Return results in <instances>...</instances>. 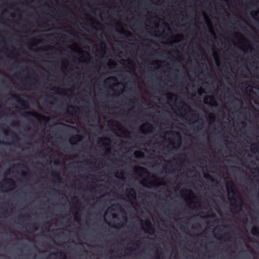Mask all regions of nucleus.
Here are the masks:
<instances>
[{
	"instance_id": "nucleus-37",
	"label": "nucleus",
	"mask_w": 259,
	"mask_h": 259,
	"mask_svg": "<svg viewBox=\"0 0 259 259\" xmlns=\"http://www.w3.org/2000/svg\"><path fill=\"white\" fill-rule=\"evenodd\" d=\"M0 144H10L9 143H5V142H2V141H0Z\"/></svg>"
},
{
	"instance_id": "nucleus-40",
	"label": "nucleus",
	"mask_w": 259,
	"mask_h": 259,
	"mask_svg": "<svg viewBox=\"0 0 259 259\" xmlns=\"http://www.w3.org/2000/svg\"><path fill=\"white\" fill-rule=\"evenodd\" d=\"M52 90H54V91H56V90H57V91H58V90H59V89H57V88H53Z\"/></svg>"
},
{
	"instance_id": "nucleus-29",
	"label": "nucleus",
	"mask_w": 259,
	"mask_h": 259,
	"mask_svg": "<svg viewBox=\"0 0 259 259\" xmlns=\"http://www.w3.org/2000/svg\"><path fill=\"white\" fill-rule=\"evenodd\" d=\"M95 23L98 26H101V24L99 22H95Z\"/></svg>"
},
{
	"instance_id": "nucleus-33",
	"label": "nucleus",
	"mask_w": 259,
	"mask_h": 259,
	"mask_svg": "<svg viewBox=\"0 0 259 259\" xmlns=\"http://www.w3.org/2000/svg\"><path fill=\"white\" fill-rule=\"evenodd\" d=\"M192 116L195 118H197L198 117V116L195 114H192Z\"/></svg>"
},
{
	"instance_id": "nucleus-60",
	"label": "nucleus",
	"mask_w": 259,
	"mask_h": 259,
	"mask_svg": "<svg viewBox=\"0 0 259 259\" xmlns=\"http://www.w3.org/2000/svg\"><path fill=\"white\" fill-rule=\"evenodd\" d=\"M0 128L1 129L2 128V125H0Z\"/></svg>"
},
{
	"instance_id": "nucleus-59",
	"label": "nucleus",
	"mask_w": 259,
	"mask_h": 259,
	"mask_svg": "<svg viewBox=\"0 0 259 259\" xmlns=\"http://www.w3.org/2000/svg\"><path fill=\"white\" fill-rule=\"evenodd\" d=\"M52 48L51 47H49V49H51Z\"/></svg>"
},
{
	"instance_id": "nucleus-30",
	"label": "nucleus",
	"mask_w": 259,
	"mask_h": 259,
	"mask_svg": "<svg viewBox=\"0 0 259 259\" xmlns=\"http://www.w3.org/2000/svg\"><path fill=\"white\" fill-rule=\"evenodd\" d=\"M164 25H165V26L166 27H167V28H168V30H170V29L169 27L168 26V25H167V23H164Z\"/></svg>"
},
{
	"instance_id": "nucleus-62",
	"label": "nucleus",
	"mask_w": 259,
	"mask_h": 259,
	"mask_svg": "<svg viewBox=\"0 0 259 259\" xmlns=\"http://www.w3.org/2000/svg\"><path fill=\"white\" fill-rule=\"evenodd\" d=\"M258 172L259 173V170L258 171Z\"/></svg>"
},
{
	"instance_id": "nucleus-58",
	"label": "nucleus",
	"mask_w": 259,
	"mask_h": 259,
	"mask_svg": "<svg viewBox=\"0 0 259 259\" xmlns=\"http://www.w3.org/2000/svg\"><path fill=\"white\" fill-rule=\"evenodd\" d=\"M113 65L114 66H115L116 64L115 63H113Z\"/></svg>"
},
{
	"instance_id": "nucleus-61",
	"label": "nucleus",
	"mask_w": 259,
	"mask_h": 259,
	"mask_svg": "<svg viewBox=\"0 0 259 259\" xmlns=\"http://www.w3.org/2000/svg\"><path fill=\"white\" fill-rule=\"evenodd\" d=\"M143 185L144 186V187H147L146 185L143 184Z\"/></svg>"
},
{
	"instance_id": "nucleus-35",
	"label": "nucleus",
	"mask_w": 259,
	"mask_h": 259,
	"mask_svg": "<svg viewBox=\"0 0 259 259\" xmlns=\"http://www.w3.org/2000/svg\"><path fill=\"white\" fill-rule=\"evenodd\" d=\"M162 253H160L159 254L158 252L157 253V258H159V257H160V255Z\"/></svg>"
},
{
	"instance_id": "nucleus-24",
	"label": "nucleus",
	"mask_w": 259,
	"mask_h": 259,
	"mask_svg": "<svg viewBox=\"0 0 259 259\" xmlns=\"http://www.w3.org/2000/svg\"><path fill=\"white\" fill-rule=\"evenodd\" d=\"M128 64L132 66H134V63L133 61H128Z\"/></svg>"
},
{
	"instance_id": "nucleus-14",
	"label": "nucleus",
	"mask_w": 259,
	"mask_h": 259,
	"mask_svg": "<svg viewBox=\"0 0 259 259\" xmlns=\"http://www.w3.org/2000/svg\"><path fill=\"white\" fill-rule=\"evenodd\" d=\"M113 206L115 207V208L121 212L126 214L125 210L121 207V206L119 204L116 203L113 205Z\"/></svg>"
},
{
	"instance_id": "nucleus-51",
	"label": "nucleus",
	"mask_w": 259,
	"mask_h": 259,
	"mask_svg": "<svg viewBox=\"0 0 259 259\" xmlns=\"http://www.w3.org/2000/svg\"><path fill=\"white\" fill-rule=\"evenodd\" d=\"M150 184H151V185H154L155 184V183H154V182L150 183Z\"/></svg>"
},
{
	"instance_id": "nucleus-36",
	"label": "nucleus",
	"mask_w": 259,
	"mask_h": 259,
	"mask_svg": "<svg viewBox=\"0 0 259 259\" xmlns=\"http://www.w3.org/2000/svg\"><path fill=\"white\" fill-rule=\"evenodd\" d=\"M117 31H118L119 32H120V33H122V34H124L125 33V32L124 31H119L118 30H117Z\"/></svg>"
},
{
	"instance_id": "nucleus-41",
	"label": "nucleus",
	"mask_w": 259,
	"mask_h": 259,
	"mask_svg": "<svg viewBox=\"0 0 259 259\" xmlns=\"http://www.w3.org/2000/svg\"><path fill=\"white\" fill-rule=\"evenodd\" d=\"M128 36H132V34L130 33V32H128Z\"/></svg>"
},
{
	"instance_id": "nucleus-31",
	"label": "nucleus",
	"mask_w": 259,
	"mask_h": 259,
	"mask_svg": "<svg viewBox=\"0 0 259 259\" xmlns=\"http://www.w3.org/2000/svg\"><path fill=\"white\" fill-rule=\"evenodd\" d=\"M204 177H205V178L208 179V178H210V176L209 175H204Z\"/></svg>"
},
{
	"instance_id": "nucleus-53",
	"label": "nucleus",
	"mask_w": 259,
	"mask_h": 259,
	"mask_svg": "<svg viewBox=\"0 0 259 259\" xmlns=\"http://www.w3.org/2000/svg\"><path fill=\"white\" fill-rule=\"evenodd\" d=\"M22 165V166H23V167H25V168H27V167H26L25 165H23H23Z\"/></svg>"
},
{
	"instance_id": "nucleus-1",
	"label": "nucleus",
	"mask_w": 259,
	"mask_h": 259,
	"mask_svg": "<svg viewBox=\"0 0 259 259\" xmlns=\"http://www.w3.org/2000/svg\"><path fill=\"white\" fill-rule=\"evenodd\" d=\"M11 96L16 100V101L19 103L23 109H28L29 105L26 101L22 99L18 95L15 94H12Z\"/></svg>"
},
{
	"instance_id": "nucleus-28",
	"label": "nucleus",
	"mask_w": 259,
	"mask_h": 259,
	"mask_svg": "<svg viewBox=\"0 0 259 259\" xmlns=\"http://www.w3.org/2000/svg\"><path fill=\"white\" fill-rule=\"evenodd\" d=\"M247 221H248V219H247V218L246 217H244V218H243V221H244V222H247Z\"/></svg>"
},
{
	"instance_id": "nucleus-49",
	"label": "nucleus",
	"mask_w": 259,
	"mask_h": 259,
	"mask_svg": "<svg viewBox=\"0 0 259 259\" xmlns=\"http://www.w3.org/2000/svg\"><path fill=\"white\" fill-rule=\"evenodd\" d=\"M4 133L5 134H6V135H7V131H4Z\"/></svg>"
},
{
	"instance_id": "nucleus-48",
	"label": "nucleus",
	"mask_w": 259,
	"mask_h": 259,
	"mask_svg": "<svg viewBox=\"0 0 259 259\" xmlns=\"http://www.w3.org/2000/svg\"><path fill=\"white\" fill-rule=\"evenodd\" d=\"M165 185V184H164V183H160L158 184V185Z\"/></svg>"
},
{
	"instance_id": "nucleus-2",
	"label": "nucleus",
	"mask_w": 259,
	"mask_h": 259,
	"mask_svg": "<svg viewBox=\"0 0 259 259\" xmlns=\"http://www.w3.org/2000/svg\"><path fill=\"white\" fill-rule=\"evenodd\" d=\"M144 227L145 228V232L150 234H153L155 232V228L153 226L152 223L148 220H147L145 222L144 224Z\"/></svg>"
},
{
	"instance_id": "nucleus-18",
	"label": "nucleus",
	"mask_w": 259,
	"mask_h": 259,
	"mask_svg": "<svg viewBox=\"0 0 259 259\" xmlns=\"http://www.w3.org/2000/svg\"><path fill=\"white\" fill-rule=\"evenodd\" d=\"M11 133H12V137L13 139H15L17 141H18L19 140L18 136L15 132H11Z\"/></svg>"
},
{
	"instance_id": "nucleus-50",
	"label": "nucleus",
	"mask_w": 259,
	"mask_h": 259,
	"mask_svg": "<svg viewBox=\"0 0 259 259\" xmlns=\"http://www.w3.org/2000/svg\"><path fill=\"white\" fill-rule=\"evenodd\" d=\"M107 152H110V149H107Z\"/></svg>"
},
{
	"instance_id": "nucleus-54",
	"label": "nucleus",
	"mask_w": 259,
	"mask_h": 259,
	"mask_svg": "<svg viewBox=\"0 0 259 259\" xmlns=\"http://www.w3.org/2000/svg\"><path fill=\"white\" fill-rule=\"evenodd\" d=\"M22 175H23V176H25V175H26V174H25V172H22Z\"/></svg>"
},
{
	"instance_id": "nucleus-32",
	"label": "nucleus",
	"mask_w": 259,
	"mask_h": 259,
	"mask_svg": "<svg viewBox=\"0 0 259 259\" xmlns=\"http://www.w3.org/2000/svg\"><path fill=\"white\" fill-rule=\"evenodd\" d=\"M4 188V185L2 183H0V189Z\"/></svg>"
},
{
	"instance_id": "nucleus-13",
	"label": "nucleus",
	"mask_w": 259,
	"mask_h": 259,
	"mask_svg": "<svg viewBox=\"0 0 259 259\" xmlns=\"http://www.w3.org/2000/svg\"><path fill=\"white\" fill-rule=\"evenodd\" d=\"M25 114L27 115L31 116H32V117H33L35 118H37V119L38 118V117H40V115H38L37 113L33 112L27 111L25 112Z\"/></svg>"
},
{
	"instance_id": "nucleus-15",
	"label": "nucleus",
	"mask_w": 259,
	"mask_h": 259,
	"mask_svg": "<svg viewBox=\"0 0 259 259\" xmlns=\"http://www.w3.org/2000/svg\"><path fill=\"white\" fill-rule=\"evenodd\" d=\"M117 81V78L115 77H110L105 81V83H109L110 81Z\"/></svg>"
},
{
	"instance_id": "nucleus-16",
	"label": "nucleus",
	"mask_w": 259,
	"mask_h": 259,
	"mask_svg": "<svg viewBox=\"0 0 259 259\" xmlns=\"http://www.w3.org/2000/svg\"><path fill=\"white\" fill-rule=\"evenodd\" d=\"M170 134L172 135H176V136H177L179 138V140L180 141L181 140V136H180V133L179 132H176V131H171L170 132ZM180 144V142H179V144Z\"/></svg>"
},
{
	"instance_id": "nucleus-22",
	"label": "nucleus",
	"mask_w": 259,
	"mask_h": 259,
	"mask_svg": "<svg viewBox=\"0 0 259 259\" xmlns=\"http://www.w3.org/2000/svg\"><path fill=\"white\" fill-rule=\"evenodd\" d=\"M183 103L184 104V106H186L188 108L189 111H192V109L191 108V107L188 104H186L184 102H183Z\"/></svg>"
},
{
	"instance_id": "nucleus-17",
	"label": "nucleus",
	"mask_w": 259,
	"mask_h": 259,
	"mask_svg": "<svg viewBox=\"0 0 259 259\" xmlns=\"http://www.w3.org/2000/svg\"><path fill=\"white\" fill-rule=\"evenodd\" d=\"M209 118L210 121L213 122L215 119V116L212 113H210L209 114Z\"/></svg>"
},
{
	"instance_id": "nucleus-52",
	"label": "nucleus",
	"mask_w": 259,
	"mask_h": 259,
	"mask_svg": "<svg viewBox=\"0 0 259 259\" xmlns=\"http://www.w3.org/2000/svg\"><path fill=\"white\" fill-rule=\"evenodd\" d=\"M168 98L169 100H171V98L170 96L168 97Z\"/></svg>"
},
{
	"instance_id": "nucleus-8",
	"label": "nucleus",
	"mask_w": 259,
	"mask_h": 259,
	"mask_svg": "<svg viewBox=\"0 0 259 259\" xmlns=\"http://www.w3.org/2000/svg\"><path fill=\"white\" fill-rule=\"evenodd\" d=\"M83 138V137L79 135H75L71 137L70 139V143L71 144H74V142L80 141Z\"/></svg>"
},
{
	"instance_id": "nucleus-57",
	"label": "nucleus",
	"mask_w": 259,
	"mask_h": 259,
	"mask_svg": "<svg viewBox=\"0 0 259 259\" xmlns=\"http://www.w3.org/2000/svg\"><path fill=\"white\" fill-rule=\"evenodd\" d=\"M124 218L125 220L126 221V220H127L126 217L125 216Z\"/></svg>"
},
{
	"instance_id": "nucleus-45",
	"label": "nucleus",
	"mask_w": 259,
	"mask_h": 259,
	"mask_svg": "<svg viewBox=\"0 0 259 259\" xmlns=\"http://www.w3.org/2000/svg\"><path fill=\"white\" fill-rule=\"evenodd\" d=\"M201 93H202V90H201L199 91L198 93H199V95H201Z\"/></svg>"
},
{
	"instance_id": "nucleus-19",
	"label": "nucleus",
	"mask_w": 259,
	"mask_h": 259,
	"mask_svg": "<svg viewBox=\"0 0 259 259\" xmlns=\"http://www.w3.org/2000/svg\"><path fill=\"white\" fill-rule=\"evenodd\" d=\"M29 228L30 229L33 230V231H36L37 229V228L34 224L29 225Z\"/></svg>"
},
{
	"instance_id": "nucleus-43",
	"label": "nucleus",
	"mask_w": 259,
	"mask_h": 259,
	"mask_svg": "<svg viewBox=\"0 0 259 259\" xmlns=\"http://www.w3.org/2000/svg\"><path fill=\"white\" fill-rule=\"evenodd\" d=\"M104 139V140H107V141H110L109 139V138H105Z\"/></svg>"
},
{
	"instance_id": "nucleus-5",
	"label": "nucleus",
	"mask_w": 259,
	"mask_h": 259,
	"mask_svg": "<svg viewBox=\"0 0 259 259\" xmlns=\"http://www.w3.org/2000/svg\"><path fill=\"white\" fill-rule=\"evenodd\" d=\"M145 127H147L148 129V132H151L153 130V126L151 124L148 122H146L144 124H143L142 125H141L140 127V131L143 134H146V132L144 130Z\"/></svg>"
},
{
	"instance_id": "nucleus-9",
	"label": "nucleus",
	"mask_w": 259,
	"mask_h": 259,
	"mask_svg": "<svg viewBox=\"0 0 259 259\" xmlns=\"http://www.w3.org/2000/svg\"><path fill=\"white\" fill-rule=\"evenodd\" d=\"M3 182L7 185H8L10 187L14 189L15 187V183L14 180L11 178L6 179L4 180Z\"/></svg>"
},
{
	"instance_id": "nucleus-42",
	"label": "nucleus",
	"mask_w": 259,
	"mask_h": 259,
	"mask_svg": "<svg viewBox=\"0 0 259 259\" xmlns=\"http://www.w3.org/2000/svg\"><path fill=\"white\" fill-rule=\"evenodd\" d=\"M65 125V126H66L70 127H71V128H75V127H73V126H68V125Z\"/></svg>"
},
{
	"instance_id": "nucleus-56",
	"label": "nucleus",
	"mask_w": 259,
	"mask_h": 259,
	"mask_svg": "<svg viewBox=\"0 0 259 259\" xmlns=\"http://www.w3.org/2000/svg\"><path fill=\"white\" fill-rule=\"evenodd\" d=\"M124 133H128V134H129V132H128V131H125Z\"/></svg>"
},
{
	"instance_id": "nucleus-7",
	"label": "nucleus",
	"mask_w": 259,
	"mask_h": 259,
	"mask_svg": "<svg viewBox=\"0 0 259 259\" xmlns=\"http://www.w3.org/2000/svg\"><path fill=\"white\" fill-rule=\"evenodd\" d=\"M80 111V109L77 106H74L73 105H70L69 106L68 109H67V112L69 113H79Z\"/></svg>"
},
{
	"instance_id": "nucleus-47",
	"label": "nucleus",
	"mask_w": 259,
	"mask_h": 259,
	"mask_svg": "<svg viewBox=\"0 0 259 259\" xmlns=\"http://www.w3.org/2000/svg\"><path fill=\"white\" fill-rule=\"evenodd\" d=\"M211 32L212 33V35H213L214 36H215V34H214V33L213 31H211Z\"/></svg>"
},
{
	"instance_id": "nucleus-55",
	"label": "nucleus",
	"mask_w": 259,
	"mask_h": 259,
	"mask_svg": "<svg viewBox=\"0 0 259 259\" xmlns=\"http://www.w3.org/2000/svg\"><path fill=\"white\" fill-rule=\"evenodd\" d=\"M47 259H51V258H50V256H48V257H47Z\"/></svg>"
},
{
	"instance_id": "nucleus-34",
	"label": "nucleus",
	"mask_w": 259,
	"mask_h": 259,
	"mask_svg": "<svg viewBox=\"0 0 259 259\" xmlns=\"http://www.w3.org/2000/svg\"><path fill=\"white\" fill-rule=\"evenodd\" d=\"M27 217L28 218L29 216L28 214H25V215H21L20 216V217Z\"/></svg>"
},
{
	"instance_id": "nucleus-20",
	"label": "nucleus",
	"mask_w": 259,
	"mask_h": 259,
	"mask_svg": "<svg viewBox=\"0 0 259 259\" xmlns=\"http://www.w3.org/2000/svg\"><path fill=\"white\" fill-rule=\"evenodd\" d=\"M210 101L213 103L214 106H217L218 105L217 102L213 96H210Z\"/></svg>"
},
{
	"instance_id": "nucleus-44",
	"label": "nucleus",
	"mask_w": 259,
	"mask_h": 259,
	"mask_svg": "<svg viewBox=\"0 0 259 259\" xmlns=\"http://www.w3.org/2000/svg\"><path fill=\"white\" fill-rule=\"evenodd\" d=\"M138 168L140 169H141V170H145V169L144 168L141 167H139Z\"/></svg>"
},
{
	"instance_id": "nucleus-27",
	"label": "nucleus",
	"mask_w": 259,
	"mask_h": 259,
	"mask_svg": "<svg viewBox=\"0 0 259 259\" xmlns=\"http://www.w3.org/2000/svg\"><path fill=\"white\" fill-rule=\"evenodd\" d=\"M41 117L42 118V119L43 120H49V118L48 117H46V116H41Z\"/></svg>"
},
{
	"instance_id": "nucleus-38",
	"label": "nucleus",
	"mask_w": 259,
	"mask_h": 259,
	"mask_svg": "<svg viewBox=\"0 0 259 259\" xmlns=\"http://www.w3.org/2000/svg\"><path fill=\"white\" fill-rule=\"evenodd\" d=\"M251 15H252L256 16V15H257V13H256V12L252 13H251Z\"/></svg>"
},
{
	"instance_id": "nucleus-6",
	"label": "nucleus",
	"mask_w": 259,
	"mask_h": 259,
	"mask_svg": "<svg viewBox=\"0 0 259 259\" xmlns=\"http://www.w3.org/2000/svg\"><path fill=\"white\" fill-rule=\"evenodd\" d=\"M126 196L129 199H132V200H135L136 198V193L135 190L131 188L130 190H127L126 192Z\"/></svg>"
},
{
	"instance_id": "nucleus-12",
	"label": "nucleus",
	"mask_w": 259,
	"mask_h": 259,
	"mask_svg": "<svg viewBox=\"0 0 259 259\" xmlns=\"http://www.w3.org/2000/svg\"><path fill=\"white\" fill-rule=\"evenodd\" d=\"M52 254L54 255H59V257L62 259H65L66 258V254L63 251H59L58 252L52 253Z\"/></svg>"
},
{
	"instance_id": "nucleus-10",
	"label": "nucleus",
	"mask_w": 259,
	"mask_h": 259,
	"mask_svg": "<svg viewBox=\"0 0 259 259\" xmlns=\"http://www.w3.org/2000/svg\"><path fill=\"white\" fill-rule=\"evenodd\" d=\"M52 175L53 177H54L55 179H56L59 183H61L62 181V178L60 176V174L58 171H53Z\"/></svg>"
},
{
	"instance_id": "nucleus-3",
	"label": "nucleus",
	"mask_w": 259,
	"mask_h": 259,
	"mask_svg": "<svg viewBox=\"0 0 259 259\" xmlns=\"http://www.w3.org/2000/svg\"><path fill=\"white\" fill-rule=\"evenodd\" d=\"M234 202V203L232 205V207L233 209L235 210H237L239 211H241L242 210V204L243 202L240 197H238V200L237 199L233 198Z\"/></svg>"
},
{
	"instance_id": "nucleus-11",
	"label": "nucleus",
	"mask_w": 259,
	"mask_h": 259,
	"mask_svg": "<svg viewBox=\"0 0 259 259\" xmlns=\"http://www.w3.org/2000/svg\"><path fill=\"white\" fill-rule=\"evenodd\" d=\"M251 234L254 236H257L259 235V227L257 226H254L252 228L251 230Z\"/></svg>"
},
{
	"instance_id": "nucleus-4",
	"label": "nucleus",
	"mask_w": 259,
	"mask_h": 259,
	"mask_svg": "<svg viewBox=\"0 0 259 259\" xmlns=\"http://www.w3.org/2000/svg\"><path fill=\"white\" fill-rule=\"evenodd\" d=\"M227 188L228 192L232 193L234 195H235L236 193H238L236 187L235 186L233 182L231 181L227 183Z\"/></svg>"
},
{
	"instance_id": "nucleus-21",
	"label": "nucleus",
	"mask_w": 259,
	"mask_h": 259,
	"mask_svg": "<svg viewBox=\"0 0 259 259\" xmlns=\"http://www.w3.org/2000/svg\"><path fill=\"white\" fill-rule=\"evenodd\" d=\"M115 177L116 178H121V179H122L123 178V172H121L119 174H116L115 175Z\"/></svg>"
},
{
	"instance_id": "nucleus-46",
	"label": "nucleus",
	"mask_w": 259,
	"mask_h": 259,
	"mask_svg": "<svg viewBox=\"0 0 259 259\" xmlns=\"http://www.w3.org/2000/svg\"><path fill=\"white\" fill-rule=\"evenodd\" d=\"M211 217H215V214L214 213H212L211 215Z\"/></svg>"
},
{
	"instance_id": "nucleus-25",
	"label": "nucleus",
	"mask_w": 259,
	"mask_h": 259,
	"mask_svg": "<svg viewBox=\"0 0 259 259\" xmlns=\"http://www.w3.org/2000/svg\"><path fill=\"white\" fill-rule=\"evenodd\" d=\"M257 146V144H256L254 148H251V150L252 152L253 151L254 149H255V150H257L258 149V147Z\"/></svg>"
},
{
	"instance_id": "nucleus-26",
	"label": "nucleus",
	"mask_w": 259,
	"mask_h": 259,
	"mask_svg": "<svg viewBox=\"0 0 259 259\" xmlns=\"http://www.w3.org/2000/svg\"><path fill=\"white\" fill-rule=\"evenodd\" d=\"M186 191L188 192L191 195L193 194L192 191L190 189H187V190H186Z\"/></svg>"
},
{
	"instance_id": "nucleus-23",
	"label": "nucleus",
	"mask_w": 259,
	"mask_h": 259,
	"mask_svg": "<svg viewBox=\"0 0 259 259\" xmlns=\"http://www.w3.org/2000/svg\"><path fill=\"white\" fill-rule=\"evenodd\" d=\"M72 201L73 202H74L75 201H76L77 203H79V200L76 197H74L72 198Z\"/></svg>"
},
{
	"instance_id": "nucleus-39",
	"label": "nucleus",
	"mask_w": 259,
	"mask_h": 259,
	"mask_svg": "<svg viewBox=\"0 0 259 259\" xmlns=\"http://www.w3.org/2000/svg\"><path fill=\"white\" fill-rule=\"evenodd\" d=\"M75 220L76 221H79V220H80V218H79L78 217H75Z\"/></svg>"
}]
</instances>
